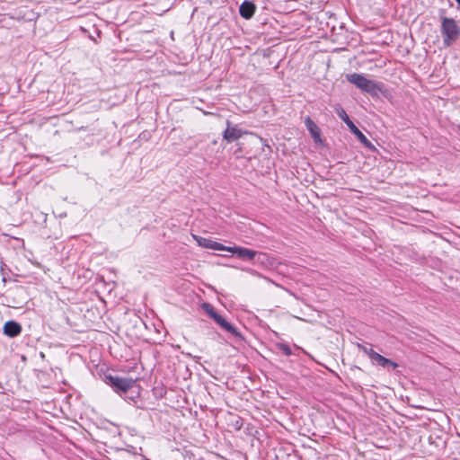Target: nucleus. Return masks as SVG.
<instances>
[{
  "instance_id": "1",
  "label": "nucleus",
  "mask_w": 460,
  "mask_h": 460,
  "mask_svg": "<svg viewBox=\"0 0 460 460\" xmlns=\"http://www.w3.org/2000/svg\"><path fill=\"white\" fill-rule=\"evenodd\" d=\"M347 80L363 92L371 95H376L382 91V84L367 78L365 75L358 73H352L346 75Z\"/></svg>"
},
{
  "instance_id": "2",
  "label": "nucleus",
  "mask_w": 460,
  "mask_h": 460,
  "mask_svg": "<svg viewBox=\"0 0 460 460\" xmlns=\"http://www.w3.org/2000/svg\"><path fill=\"white\" fill-rule=\"evenodd\" d=\"M441 31L444 36L443 43L446 46H450L460 34L459 27L455 20L447 17L442 18Z\"/></svg>"
},
{
  "instance_id": "3",
  "label": "nucleus",
  "mask_w": 460,
  "mask_h": 460,
  "mask_svg": "<svg viewBox=\"0 0 460 460\" xmlns=\"http://www.w3.org/2000/svg\"><path fill=\"white\" fill-rule=\"evenodd\" d=\"M337 115L346 123L350 131L358 138V140L367 147H372L370 141L365 137V135L355 126L350 120L345 110L338 105L335 107Z\"/></svg>"
},
{
  "instance_id": "4",
  "label": "nucleus",
  "mask_w": 460,
  "mask_h": 460,
  "mask_svg": "<svg viewBox=\"0 0 460 460\" xmlns=\"http://www.w3.org/2000/svg\"><path fill=\"white\" fill-rule=\"evenodd\" d=\"M108 384L114 388L116 392L126 393L136 384L132 378H124L119 376H107Z\"/></svg>"
},
{
  "instance_id": "5",
  "label": "nucleus",
  "mask_w": 460,
  "mask_h": 460,
  "mask_svg": "<svg viewBox=\"0 0 460 460\" xmlns=\"http://www.w3.org/2000/svg\"><path fill=\"white\" fill-rule=\"evenodd\" d=\"M226 251L235 254L238 258L252 261L257 255V251L247 249L241 246H227Z\"/></svg>"
},
{
  "instance_id": "6",
  "label": "nucleus",
  "mask_w": 460,
  "mask_h": 460,
  "mask_svg": "<svg viewBox=\"0 0 460 460\" xmlns=\"http://www.w3.org/2000/svg\"><path fill=\"white\" fill-rule=\"evenodd\" d=\"M193 239L197 242L198 245L200 247L211 249V250H217V251H226V247L223 245L222 243H219L217 242H215L211 239L198 236L195 234H192Z\"/></svg>"
},
{
  "instance_id": "7",
  "label": "nucleus",
  "mask_w": 460,
  "mask_h": 460,
  "mask_svg": "<svg viewBox=\"0 0 460 460\" xmlns=\"http://www.w3.org/2000/svg\"><path fill=\"white\" fill-rule=\"evenodd\" d=\"M242 130L239 129L237 127H230L228 125L226 129L224 131L223 137L225 140L230 143L239 139L242 137Z\"/></svg>"
},
{
  "instance_id": "8",
  "label": "nucleus",
  "mask_w": 460,
  "mask_h": 460,
  "mask_svg": "<svg viewBox=\"0 0 460 460\" xmlns=\"http://www.w3.org/2000/svg\"><path fill=\"white\" fill-rule=\"evenodd\" d=\"M22 332V327L19 323L13 321H8L4 325V333L9 337H15Z\"/></svg>"
},
{
  "instance_id": "9",
  "label": "nucleus",
  "mask_w": 460,
  "mask_h": 460,
  "mask_svg": "<svg viewBox=\"0 0 460 460\" xmlns=\"http://www.w3.org/2000/svg\"><path fill=\"white\" fill-rule=\"evenodd\" d=\"M255 12V5L249 1H244L239 8L240 15L245 19L252 17Z\"/></svg>"
},
{
  "instance_id": "10",
  "label": "nucleus",
  "mask_w": 460,
  "mask_h": 460,
  "mask_svg": "<svg viewBox=\"0 0 460 460\" xmlns=\"http://www.w3.org/2000/svg\"><path fill=\"white\" fill-rule=\"evenodd\" d=\"M305 123L306 128L312 135L314 141L320 142L321 137H320V129H319L318 126L309 117L305 118Z\"/></svg>"
},
{
  "instance_id": "11",
  "label": "nucleus",
  "mask_w": 460,
  "mask_h": 460,
  "mask_svg": "<svg viewBox=\"0 0 460 460\" xmlns=\"http://www.w3.org/2000/svg\"><path fill=\"white\" fill-rule=\"evenodd\" d=\"M215 322L219 324L224 330H226V332L234 334V336H238L239 335V332H237L236 328L234 326H233L231 323H229L224 317H222L221 315H217V317H215Z\"/></svg>"
},
{
  "instance_id": "12",
  "label": "nucleus",
  "mask_w": 460,
  "mask_h": 460,
  "mask_svg": "<svg viewBox=\"0 0 460 460\" xmlns=\"http://www.w3.org/2000/svg\"><path fill=\"white\" fill-rule=\"evenodd\" d=\"M372 360L376 361L377 365H379L383 367H392L394 369L398 367V365L395 362L392 361L389 358L383 357L382 355H380L377 352L376 355H374V358H372Z\"/></svg>"
},
{
  "instance_id": "13",
  "label": "nucleus",
  "mask_w": 460,
  "mask_h": 460,
  "mask_svg": "<svg viewBox=\"0 0 460 460\" xmlns=\"http://www.w3.org/2000/svg\"><path fill=\"white\" fill-rule=\"evenodd\" d=\"M253 261L258 264H266L269 262V257L266 253L257 252V255Z\"/></svg>"
},
{
  "instance_id": "14",
  "label": "nucleus",
  "mask_w": 460,
  "mask_h": 460,
  "mask_svg": "<svg viewBox=\"0 0 460 460\" xmlns=\"http://www.w3.org/2000/svg\"><path fill=\"white\" fill-rule=\"evenodd\" d=\"M358 347L366 355H367L371 359L374 358V355L376 354V352L371 347L361 345V344H358Z\"/></svg>"
},
{
  "instance_id": "15",
  "label": "nucleus",
  "mask_w": 460,
  "mask_h": 460,
  "mask_svg": "<svg viewBox=\"0 0 460 460\" xmlns=\"http://www.w3.org/2000/svg\"><path fill=\"white\" fill-rule=\"evenodd\" d=\"M203 309L213 318L217 317L218 314L214 310L213 306L210 304L205 303L203 304Z\"/></svg>"
},
{
  "instance_id": "16",
  "label": "nucleus",
  "mask_w": 460,
  "mask_h": 460,
  "mask_svg": "<svg viewBox=\"0 0 460 460\" xmlns=\"http://www.w3.org/2000/svg\"><path fill=\"white\" fill-rule=\"evenodd\" d=\"M458 4H460V0H456Z\"/></svg>"
}]
</instances>
